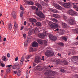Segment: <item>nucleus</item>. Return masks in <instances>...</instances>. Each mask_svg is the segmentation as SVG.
Instances as JSON below:
<instances>
[{
    "mask_svg": "<svg viewBox=\"0 0 78 78\" xmlns=\"http://www.w3.org/2000/svg\"><path fill=\"white\" fill-rule=\"evenodd\" d=\"M9 29L10 30H11V29H12V25H11V24H10L9 25Z\"/></svg>",
    "mask_w": 78,
    "mask_h": 78,
    "instance_id": "nucleus-39",
    "label": "nucleus"
},
{
    "mask_svg": "<svg viewBox=\"0 0 78 78\" xmlns=\"http://www.w3.org/2000/svg\"><path fill=\"white\" fill-rule=\"evenodd\" d=\"M73 8L74 9H76L77 11H78V6L74 5H73Z\"/></svg>",
    "mask_w": 78,
    "mask_h": 78,
    "instance_id": "nucleus-25",
    "label": "nucleus"
},
{
    "mask_svg": "<svg viewBox=\"0 0 78 78\" xmlns=\"http://www.w3.org/2000/svg\"><path fill=\"white\" fill-rule=\"evenodd\" d=\"M51 11L52 12L56 13V12H58V10H57L56 9H51Z\"/></svg>",
    "mask_w": 78,
    "mask_h": 78,
    "instance_id": "nucleus-21",
    "label": "nucleus"
},
{
    "mask_svg": "<svg viewBox=\"0 0 78 78\" xmlns=\"http://www.w3.org/2000/svg\"><path fill=\"white\" fill-rule=\"evenodd\" d=\"M39 28L37 27H36L33 30V31L34 32V33H36L37 31H39Z\"/></svg>",
    "mask_w": 78,
    "mask_h": 78,
    "instance_id": "nucleus-20",
    "label": "nucleus"
},
{
    "mask_svg": "<svg viewBox=\"0 0 78 78\" xmlns=\"http://www.w3.org/2000/svg\"><path fill=\"white\" fill-rule=\"evenodd\" d=\"M48 36L49 39L51 40L52 41H56V37L55 36H54L52 34H49L48 33H46L45 34V36Z\"/></svg>",
    "mask_w": 78,
    "mask_h": 78,
    "instance_id": "nucleus-4",
    "label": "nucleus"
},
{
    "mask_svg": "<svg viewBox=\"0 0 78 78\" xmlns=\"http://www.w3.org/2000/svg\"><path fill=\"white\" fill-rule=\"evenodd\" d=\"M27 41L28 42H30L31 41V39L30 38H28L27 39V41Z\"/></svg>",
    "mask_w": 78,
    "mask_h": 78,
    "instance_id": "nucleus-42",
    "label": "nucleus"
},
{
    "mask_svg": "<svg viewBox=\"0 0 78 78\" xmlns=\"http://www.w3.org/2000/svg\"><path fill=\"white\" fill-rule=\"evenodd\" d=\"M37 70H38L39 71L42 70V68L41 67V66L37 67Z\"/></svg>",
    "mask_w": 78,
    "mask_h": 78,
    "instance_id": "nucleus-31",
    "label": "nucleus"
},
{
    "mask_svg": "<svg viewBox=\"0 0 78 78\" xmlns=\"http://www.w3.org/2000/svg\"><path fill=\"white\" fill-rule=\"evenodd\" d=\"M78 59V57L77 56H74L72 57V59H73V60H76Z\"/></svg>",
    "mask_w": 78,
    "mask_h": 78,
    "instance_id": "nucleus-29",
    "label": "nucleus"
},
{
    "mask_svg": "<svg viewBox=\"0 0 78 78\" xmlns=\"http://www.w3.org/2000/svg\"><path fill=\"white\" fill-rule=\"evenodd\" d=\"M27 3L29 4V5H33L34 4V2H30L29 1H27Z\"/></svg>",
    "mask_w": 78,
    "mask_h": 78,
    "instance_id": "nucleus-23",
    "label": "nucleus"
},
{
    "mask_svg": "<svg viewBox=\"0 0 78 78\" xmlns=\"http://www.w3.org/2000/svg\"><path fill=\"white\" fill-rule=\"evenodd\" d=\"M58 56H61V54L58 53Z\"/></svg>",
    "mask_w": 78,
    "mask_h": 78,
    "instance_id": "nucleus-59",
    "label": "nucleus"
},
{
    "mask_svg": "<svg viewBox=\"0 0 78 78\" xmlns=\"http://www.w3.org/2000/svg\"><path fill=\"white\" fill-rule=\"evenodd\" d=\"M58 30H59L58 28H57L54 30L55 31H58Z\"/></svg>",
    "mask_w": 78,
    "mask_h": 78,
    "instance_id": "nucleus-56",
    "label": "nucleus"
},
{
    "mask_svg": "<svg viewBox=\"0 0 78 78\" xmlns=\"http://www.w3.org/2000/svg\"><path fill=\"white\" fill-rule=\"evenodd\" d=\"M68 37H67V36H64L62 38V39L63 40H64V41H67V39Z\"/></svg>",
    "mask_w": 78,
    "mask_h": 78,
    "instance_id": "nucleus-19",
    "label": "nucleus"
},
{
    "mask_svg": "<svg viewBox=\"0 0 78 78\" xmlns=\"http://www.w3.org/2000/svg\"><path fill=\"white\" fill-rule=\"evenodd\" d=\"M63 18L66 21H69V25H72L73 24V22H74V20H73L72 18H71L69 20V19H68L67 17L65 15H63Z\"/></svg>",
    "mask_w": 78,
    "mask_h": 78,
    "instance_id": "nucleus-2",
    "label": "nucleus"
},
{
    "mask_svg": "<svg viewBox=\"0 0 78 78\" xmlns=\"http://www.w3.org/2000/svg\"><path fill=\"white\" fill-rule=\"evenodd\" d=\"M17 74L18 76H20V75H21V72L20 71H18L17 73Z\"/></svg>",
    "mask_w": 78,
    "mask_h": 78,
    "instance_id": "nucleus-45",
    "label": "nucleus"
},
{
    "mask_svg": "<svg viewBox=\"0 0 78 78\" xmlns=\"http://www.w3.org/2000/svg\"><path fill=\"white\" fill-rule=\"evenodd\" d=\"M38 36L40 38H44V34H38Z\"/></svg>",
    "mask_w": 78,
    "mask_h": 78,
    "instance_id": "nucleus-15",
    "label": "nucleus"
},
{
    "mask_svg": "<svg viewBox=\"0 0 78 78\" xmlns=\"http://www.w3.org/2000/svg\"><path fill=\"white\" fill-rule=\"evenodd\" d=\"M23 12H21L20 13V16L21 17H23Z\"/></svg>",
    "mask_w": 78,
    "mask_h": 78,
    "instance_id": "nucleus-44",
    "label": "nucleus"
},
{
    "mask_svg": "<svg viewBox=\"0 0 78 78\" xmlns=\"http://www.w3.org/2000/svg\"><path fill=\"white\" fill-rule=\"evenodd\" d=\"M36 14L39 17H41V18H44L45 17V16L41 12V11H39L38 12H36Z\"/></svg>",
    "mask_w": 78,
    "mask_h": 78,
    "instance_id": "nucleus-5",
    "label": "nucleus"
},
{
    "mask_svg": "<svg viewBox=\"0 0 78 78\" xmlns=\"http://www.w3.org/2000/svg\"><path fill=\"white\" fill-rule=\"evenodd\" d=\"M35 5L38 8H39L40 9H42V6H41V4L38 3H36Z\"/></svg>",
    "mask_w": 78,
    "mask_h": 78,
    "instance_id": "nucleus-13",
    "label": "nucleus"
},
{
    "mask_svg": "<svg viewBox=\"0 0 78 78\" xmlns=\"http://www.w3.org/2000/svg\"><path fill=\"white\" fill-rule=\"evenodd\" d=\"M63 6L66 8H69L70 7V3L68 2L67 3H64Z\"/></svg>",
    "mask_w": 78,
    "mask_h": 78,
    "instance_id": "nucleus-10",
    "label": "nucleus"
},
{
    "mask_svg": "<svg viewBox=\"0 0 78 78\" xmlns=\"http://www.w3.org/2000/svg\"><path fill=\"white\" fill-rule=\"evenodd\" d=\"M29 20L31 22H36V19L30 18L29 19Z\"/></svg>",
    "mask_w": 78,
    "mask_h": 78,
    "instance_id": "nucleus-24",
    "label": "nucleus"
},
{
    "mask_svg": "<svg viewBox=\"0 0 78 78\" xmlns=\"http://www.w3.org/2000/svg\"><path fill=\"white\" fill-rule=\"evenodd\" d=\"M6 38H5V37L4 38V39H3V41H6Z\"/></svg>",
    "mask_w": 78,
    "mask_h": 78,
    "instance_id": "nucleus-61",
    "label": "nucleus"
},
{
    "mask_svg": "<svg viewBox=\"0 0 78 78\" xmlns=\"http://www.w3.org/2000/svg\"><path fill=\"white\" fill-rule=\"evenodd\" d=\"M18 60V57H16L15 59V61H17Z\"/></svg>",
    "mask_w": 78,
    "mask_h": 78,
    "instance_id": "nucleus-50",
    "label": "nucleus"
},
{
    "mask_svg": "<svg viewBox=\"0 0 78 78\" xmlns=\"http://www.w3.org/2000/svg\"><path fill=\"white\" fill-rule=\"evenodd\" d=\"M58 33L61 35H63L64 34V32L62 30L59 31Z\"/></svg>",
    "mask_w": 78,
    "mask_h": 78,
    "instance_id": "nucleus-27",
    "label": "nucleus"
},
{
    "mask_svg": "<svg viewBox=\"0 0 78 78\" xmlns=\"http://www.w3.org/2000/svg\"><path fill=\"white\" fill-rule=\"evenodd\" d=\"M31 55H27L26 57V59H28L31 57Z\"/></svg>",
    "mask_w": 78,
    "mask_h": 78,
    "instance_id": "nucleus-30",
    "label": "nucleus"
},
{
    "mask_svg": "<svg viewBox=\"0 0 78 78\" xmlns=\"http://www.w3.org/2000/svg\"><path fill=\"white\" fill-rule=\"evenodd\" d=\"M41 5H43V6H47V4L45 3L44 2H41Z\"/></svg>",
    "mask_w": 78,
    "mask_h": 78,
    "instance_id": "nucleus-37",
    "label": "nucleus"
},
{
    "mask_svg": "<svg viewBox=\"0 0 78 78\" xmlns=\"http://www.w3.org/2000/svg\"><path fill=\"white\" fill-rule=\"evenodd\" d=\"M31 8L32 9H36V7L32 5L31 6Z\"/></svg>",
    "mask_w": 78,
    "mask_h": 78,
    "instance_id": "nucleus-43",
    "label": "nucleus"
},
{
    "mask_svg": "<svg viewBox=\"0 0 78 78\" xmlns=\"http://www.w3.org/2000/svg\"><path fill=\"white\" fill-rule=\"evenodd\" d=\"M33 30H30L28 33L29 35H31V34H32V33H33Z\"/></svg>",
    "mask_w": 78,
    "mask_h": 78,
    "instance_id": "nucleus-36",
    "label": "nucleus"
},
{
    "mask_svg": "<svg viewBox=\"0 0 78 78\" xmlns=\"http://www.w3.org/2000/svg\"><path fill=\"white\" fill-rule=\"evenodd\" d=\"M26 78H28V73L26 74Z\"/></svg>",
    "mask_w": 78,
    "mask_h": 78,
    "instance_id": "nucleus-60",
    "label": "nucleus"
},
{
    "mask_svg": "<svg viewBox=\"0 0 78 78\" xmlns=\"http://www.w3.org/2000/svg\"><path fill=\"white\" fill-rule=\"evenodd\" d=\"M29 51L30 52L34 51H36V48H34L30 47L29 49Z\"/></svg>",
    "mask_w": 78,
    "mask_h": 78,
    "instance_id": "nucleus-12",
    "label": "nucleus"
},
{
    "mask_svg": "<svg viewBox=\"0 0 78 78\" xmlns=\"http://www.w3.org/2000/svg\"><path fill=\"white\" fill-rule=\"evenodd\" d=\"M53 73L51 71H47L45 73V75H53Z\"/></svg>",
    "mask_w": 78,
    "mask_h": 78,
    "instance_id": "nucleus-9",
    "label": "nucleus"
},
{
    "mask_svg": "<svg viewBox=\"0 0 78 78\" xmlns=\"http://www.w3.org/2000/svg\"><path fill=\"white\" fill-rule=\"evenodd\" d=\"M37 41L38 43H39L40 44H42L44 43V42H43V41H43L41 39H38L37 40Z\"/></svg>",
    "mask_w": 78,
    "mask_h": 78,
    "instance_id": "nucleus-16",
    "label": "nucleus"
},
{
    "mask_svg": "<svg viewBox=\"0 0 78 78\" xmlns=\"http://www.w3.org/2000/svg\"><path fill=\"white\" fill-rule=\"evenodd\" d=\"M6 67H8V68H11L12 67V65H8L6 66Z\"/></svg>",
    "mask_w": 78,
    "mask_h": 78,
    "instance_id": "nucleus-47",
    "label": "nucleus"
},
{
    "mask_svg": "<svg viewBox=\"0 0 78 78\" xmlns=\"http://www.w3.org/2000/svg\"><path fill=\"white\" fill-rule=\"evenodd\" d=\"M41 24L39 22H38L36 24V25L37 27H38L39 26H41Z\"/></svg>",
    "mask_w": 78,
    "mask_h": 78,
    "instance_id": "nucleus-34",
    "label": "nucleus"
},
{
    "mask_svg": "<svg viewBox=\"0 0 78 78\" xmlns=\"http://www.w3.org/2000/svg\"><path fill=\"white\" fill-rule=\"evenodd\" d=\"M18 24H17V23L16 22L14 23V27L15 28H17Z\"/></svg>",
    "mask_w": 78,
    "mask_h": 78,
    "instance_id": "nucleus-33",
    "label": "nucleus"
},
{
    "mask_svg": "<svg viewBox=\"0 0 78 78\" xmlns=\"http://www.w3.org/2000/svg\"><path fill=\"white\" fill-rule=\"evenodd\" d=\"M12 16H16V13L15 11H13L12 13Z\"/></svg>",
    "mask_w": 78,
    "mask_h": 78,
    "instance_id": "nucleus-40",
    "label": "nucleus"
},
{
    "mask_svg": "<svg viewBox=\"0 0 78 78\" xmlns=\"http://www.w3.org/2000/svg\"><path fill=\"white\" fill-rule=\"evenodd\" d=\"M53 6H54V7H55V8L57 9H60L61 10L62 9V7H61V6H59V5H58L56 4H55L54 3H53Z\"/></svg>",
    "mask_w": 78,
    "mask_h": 78,
    "instance_id": "nucleus-6",
    "label": "nucleus"
},
{
    "mask_svg": "<svg viewBox=\"0 0 78 78\" xmlns=\"http://www.w3.org/2000/svg\"><path fill=\"white\" fill-rule=\"evenodd\" d=\"M27 24V22L26 21H25L24 22V25H26V24Z\"/></svg>",
    "mask_w": 78,
    "mask_h": 78,
    "instance_id": "nucleus-58",
    "label": "nucleus"
},
{
    "mask_svg": "<svg viewBox=\"0 0 78 78\" xmlns=\"http://www.w3.org/2000/svg\"><path fill=\"white\" fill-rule=\"evenodd\" d=\"M20 7L21 10H22V11H24V9L23 8V7L22 5H20Z\"/></svg>",
    "mask_w": 78,
    "mask_h": 78,
    "instance_id": "nucleus-41",
    "label": "nucleus"
},
{
    "mask_svg": "<svg viewBox=\"0 0 78 78\" xmlns=\"http://www.w3.org/2000/svg\"><path fill=\"white\" fill-rule=\"evenodd\" d=\"M44 46H47V41L46 40H45L44 41Z\"/></svg>",
    "mask_w": 78,
    "mask_h": 78,
    "instance_id": "nucleus-35",
    "label": "nucleus"
},
{
    "mask_svg": "<svg viewBox=\"0 0 78 78\" xmlns=\"http://www.w3.org/2000/svg\"><path fill=\"white\" fill-rule=\"evenodd\" d=\"M68 13L70 15L73 16L74 14H77V12H76L73 10H70L69 11Z\"/></svg>",
    "mask_w": 78,
    "mask_h": 78,
    "instance_id": "nucleus-8",
    "label": "nucleus"
},
{
    "mask_svg": "<svg viewBox=\"0 0 78 78\" xmlns=\"http://www.w3.org/2000/svg\"><path fill=\"white\" fill-rule=\"evenodd\" d=\"M41 57H37L35 58L34 60L35 62H36V63H39V62H41Z\"/></svg>",
    "mask_w": 78,
    "mask_h": 78,
    "instance_id": "nucleus-7",
    "label": "nucleus"
},
{
    "mask_svg": "<svg viewBox=\"0 0 78 78\" xmlns=\"http://www.w3.org/2000/svg\"><path fill=\"white\" fill-rule=\"evenodd\" d=\"M62 26L63 28H67L68 27V25L65 23H62Z\"/></svg>",
    "mask_w": 78,
    "mask_h": 78,
    "instance_id": "nucleus-17",
    "label": "nucleus"
},
{
    "mask_svg": "<svg viewBox=\"0 0 78 78\" xmlns=\"http://www.w3.org/2000/svg\"><path fill=\"white\" fill-rule=\"evenodd\" d=\"M19 65V64L18 63H16L14 64V66H18Z\"/></svg>",
    "mask_w": 78,
    "mask_h": 78,
    "instance_id": "nucleus-46",
    "label": "nucleus"
},
{
    "mask_svg": "<svg viewBox=\"0 0 78 78\" xmlns=\"http://www.w3.org/2000/svg\"><path fill=\"white\" fill-rule=\"evenodd\" d=\"M33 66H36V64L35 63H34L33 64Z\"/></svg>",
    "mask_w": 78,
    "mask_h": 78,
    "instance_id": "nucleus-62",
    "label": "nucleus"
},
{
    "mask_svg": "<svg viewBox=\"0 0 78 78\" xmlns=\"http://www.w3.org/2000/svg\"><path fill=\"white\" fill-rule=\"evenodd\" d=\"M23 57H22L21 58L20 62V64L21 66H22V64H23Z\"/></svg>",
    "mask_w": 78,
    "mask_h": 78,
    "instance_id": "nucleus-22",
    "label": "nucleus"
},
{
    "mask_svg": "<svg viewBox=\"0 0 78 78\" xmlns=\"http://www.w3.org/2000/svg\"><path fill=\"white\" fill-rule=\"evenodd\" d=\"M2 60L4 61H7V59L6 58V57L5 56H2Z\"/></svg>",
    "mask_w": 78,
    "mask_h": 78,
    "instance_id": "nucleus-18",
    "label": "nucleus"
},
{
    "mask_svg": "<svg viewBox=\"0 0 78 78\" xmlns=\"http://www.w3.org/2000/svg\"><path fill=\"white\" fill-rule=\"evenodd\" d=\"M64 62H63V63H64V64H66H66H68L67 62L66 61H64Z\"/></svg>",
    "mask_w": 78,
    "mask_h": 78,
    "instance_id": "nucleus-57",
    "label": "nucleus"
},
{
    "mask_svg": "<svg viewBox=\"0 0 78 78\" xmlns=\"http://www.w3.org/2000/svg\"><path fill=\"white\" fill-rule=\"evenodd\" d=\"M56 62L57 64L61 63V60H60V59H56Z\"/></svg>",
    "mask_w": 78,
    "mask_h": 78,
    "instance_id": "nucleus-26",
    "label": "nucleus"
},
{
    "mask_svg": "<svg viewBox=\"0 0 78 78\" xmlns=\"http://www.w3.org/2000/svg\"><path fill=\"white\" fill-rule=\"evenodd\" d=\"M1 65L2 67H5V65L3 64L2 63H1Z\"/></svg>",
    "mask_w": 78,
    "mask_h": 78,
    "instance_id": "nucleus-49",
    "label": "nucleus"
},
{
    "mask_svg": "<svg viewBox=\"0 0 78 78\" xmlns=\"http://www.w3.org/2000/svg\"><path fill=\"white\" fill-rule=\"evenodd\" d=\"M49 25L50 28L51 30L52 28H58V25L55 23H53L52 22H50L49 23Z\"/></svg>",
    "mask_w": 78,
    "mask_h": 78,
    "instance_id": "nucleus-3",
    "label": "nucleus"
},
{
    "mask_svg": "<svg viewBox=\"0 0 78 78\" xmlns=\"http://www.w3.org/2000/svg\"><path fill=\"white\" fill-rule=\"evenodd\" d=\"M23 37H24V38H26V34H23Z\"/></svg>",
    "mask_w": 78,
    "mask_h": 78,
    "instance_id": "nucleus-51",
    "label": "nucleus"
},
{
    "mask_svg": "<svg viewBox=\"0 0 78 78\" xmlns=\"http://www.w3.org/2000/svg\"><path fill=\"white\" fill-rule=\"evenodd\" d=\"M28 45V42L27 41H26L24 42V46L25 47H27Z\"/></svg>",
    "mask_w": 78,
    "mask_h": 78,
    "instance_id": "nucleus-32",
    "label": "nucleus"
},
{
    "mask_svg": "<svg viewBox=\"0 0 78 78\" xmlns=\"http://www.w3.org/2000/svg\"><path fill=\"white\" fill-rule=\"evenodd\" d=\"M7 56L8 57V58L10 57V55L9 54V53H8L7 55Z\"/></svg>",
    "mask_w": 78,
    "mask_h": 78,
    "instance_id": "nucleus-52",
    "label": "nucleus"
},
{
    "mask_svg": "<svg viewBox=\"0 0 78 78\" xmlns=\"http://www.w3.org/2000/svg\"><path fill=\"white\" fill-rule=\"evenodd\" d=\"M53 16L54 17H55V18H60V17H61V16L59 15H58L57 14H53Z\"/></svg>",
    "mask_w": 78,
    "mask_h": 78,
    "instance_id": "nucleus-14",
    "label": "nucleus"
},
{
    "mask_svg": "<svg viewBox=\"0 0 78 78\" xmlns=\"http://www.w3.org/2000/svg\"><path fill=\"white\" fill-rule=\"evenodd\" d=\"M32 46L33 47H37L38 46V44L37 42L34 41L32 44Z\"/></svg>",
    "mask_w": 78,
    "mask_h": 78,
    "instance_id": "nucleus-11",
    "label": "nucleus"
},
{
    "mask_svg": "<svg viewBox=\"0 0 78 78\" xmlns=\"http://www.w3.org/2000/svg\"><path fill=\"white\" fill-rule=\"evenodd\" d=\"M60 71L61 72H63V73H64V72H65V70H64V69H61L60 70Z\"/></svg>",
    "mask_w": 78,
    "mask_h": 78,
    "instance_id": "nucleus-48",
    "label": "nucleus"
},
{
    "mask_svg": "<svg viewBox=\"0 0 78 78\" xmlns=\"http://www.w3.org/2000/svg\"><path fill=\"white\" fill-rule=\"evenodd\" d=\"M55 55V53L53 51L50 50H47L45 52V55L48 58L52 57Z\"/></svg>",
    "mask_w": 78,
    "mask_h": 78,
    "instance_id": "nucleus-1",
    "label": "nucleus"
},
{
    "mask_svg": "<svg viewBox=\"0 0 78 78\" xmlns=\"http://www.w3.org/2000/svg\"><path fill=\"white\" fill-rule=\"evenodd\" d=\"M60 45H64V44L62 43H59Z\"/></svg>",
    "mask_w": 78,
    "mask_h": 78,
    "instance_id": "nucleus-54",
    "label": "nucleus"
},
{
    "mask_svg": "<svg viewBox=\"0 0 78 78\" xmlns=\"http://www.w3.org/2000/svg\"><path fill=\"white\" fill-rule=\"evenodd\" d=\"M24 28V27L23 26H22L21 28V29L20 30H22L23 28Z\"/></svg>",
    "mask_w": 78,
    "mask_h": 78,
    "instance_id": "nucleus-55",
    "label": "nucleus"
},
{
    "mask_svg": "<svg viewBox=\"0 0 78 78\" xmlns=\"http://www.w3.org/2000/svg\"><path fill=\"white\" fill-rule=\"evenodd\" d=\"M6 76H7V75L5 74L4 76V78H6Z\"/></svg>",
    "mask_w": 78,
    "mask_h": 78,
    "instance_id": "nucleus-63",
    "label": "nucleus"
},
{
    "mask_svg": "<svg viewBox=\"0 0 78 78\" xmlns=\"http://www.w3.org/2000/svg\"><path fill=\"white\" fill-rule=\"evenodd\" d=\"M76 33H78V29H76Z\"/></svg>",
    "mask_w": 78,
    "mask_h": 78,
    "instance_id": "nucleus-64",
    "label": "nucleus"
},
{
    "mask_svg": "<svg viewBox=\"0 0 78 78\" xmlns=\"http://www.w3.org/2000/svg\"><path fill=\"white\" fill-rule=\"evenodd\" d=\"M58 3H59V4H60V5H61L62 6H64V3L63 2L58 1Z\"/></svg>",
    "mask_w": 78,
    "mask_h": 78,
    "instance_id": "nucleus-28",
    "label": "nucleus"
},
{
    "mask_svg": "<svg viewBox=\"0 0 78 78\" xmlns=\"http://www.w3.org/2000/svg\"><path fill=\"white\" fill-rule=\"evenodd\" d=\"M16 15H13L12 16L13 18L14 19H16Z\"/></svg>",
    "mask_w": 78,
    "mask_h": 78,
    "instance_id": "nucleus-53",
    "label": "nucleus"
},
{
    "mask_svg": "<svg viewBox=\"0 0 78 78\" xmlns=\"http://www.w3.org/2000/svg\"><path fill=\"white\" fill-rule=\"evenodd\" d=\"M52 20L53 22H54L56 23V22H58V20H56L55 18H53L52 19Z\"/></svg>",
    "mask_w": 78,
    "mask_h": 78,
    "instance_id": "nucleus-38",
    "label": "nucleus"
}]
</instances>
